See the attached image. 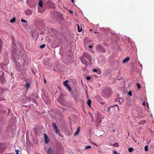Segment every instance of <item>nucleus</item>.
<instances>
[{"instance_id": "obj_36", "label": "nucleus", "mask_w": 154, "mask_h": 154, "mask_svg": "<svg viewBox=\"0 0 154 154\" xmlns=\"http://www.w3.org/2000/svg\"><path fill=\"white\" fill-rule=\"evenodd\" d=\"M4 100V98H0V101H3V100Z\"/></svg>"}, {"instance_id": "obj_31", "label": "nucleus", "mask_w": 154, "mask_h": 154, "mask_svg": "<svg viewBox=\"0 0 154 154\" xmlns=\"http://www.w3.org/2000/svg\"><path fill=\"white\" fill-rule=\"evenodd\" d=\"M112 107H113V106H111L109 108H108L107 109V112H109L110 110V108Z\"/></svg>"}, {"instance_id": "obj_38", "label": "nucleus", "mask_w": 154, "mask_h": 154, "mask_svg": "<svg viewBox=\"0 0 154 154\" xmlns=\"http://www.w3.org/2000/svg\"><path fill=\"white\" fill-rule=\"evenodd\" d=\"M109 96H108L107 95H104V97H109Z\"/></svg>"}, {"instance_id": "obj_33", "label": "nucleus", "mask_w": 154, "mask_h": 154, "mask_svg": "<svg viewBox=\"0 0 154 154\" xmlns=\"http://www.w3.org/2000/svg\"><path fill=\"white\" fill-rule=\"evenodd\" d=\"M146 106L147 107V108L148 109L149 107V104L148 103H146Z\"/></svg>"}, {"instance_id": "obj_14", "label": "nucleus", "mask_w": 154, "mask_h": 154, "mask_svg": "<svg viewBox=\"0 0 154 154\" xmlns=\"http://www.w3.org/2000/svg\"><path fill=\"white\" fill-rule=\"evenodd\" d=\"M68 81L67 80H66L63 82L64 85L66 87H67L69 85L68 83Z\"/></svg>"}, {"instance_id": "obj_24", "label": "nucleus", "mask_w": 154, "mask_h": 154, "mask_svg": "<svg viewBox=\"0 0 154 154\" xmlns=\"http://www.w3.org/2000/svg\"><path fill=\"white\" fill-rule=\"evenodd\" d=\"M137 86L138 89H140L141 88V86L139 84L137 83Z\"/></svg>"}, {"instance_id": "obj_19", "label": "nucleus", "mask_w": 154, "mask_h": 154, "mask_svg": "<svg viewBox=\"0 0 154 154\" xmlns=\"http://www.w3.org/2000/svg\"><path fill=\"white\" fill-rule=\"evenodd\" d=\"M148 150V146H146L144 147V150L145 151H147Z\"/></svg>"}, {"instance_id": "obj_41", "label": "nucleus", "mask_w": 154, "mask_h": 154, "mask_svg": "<svg viewBox=\"0 0 154 154\" xmlns=\"http://www.w3.org/2000/svg\"><path fill=\"white\" fill-rule=\"evenodd\" d=\"M44 82H45V83L46 84V81L45 80V79H44Z\"/></svg>"}, {"instance_id": "obj_30", "label": "nucleus", "mask_w": 154, "mask_h": 154, "mask_svg": "<svg viewBox=\"0 0 154 154\" xmlns=\"http://www.w3.org/2000/svg\"><path fill=\"white\" fill-rule=\"evenodd\" d=\"M113 153L114 154H118L117 152L115 150H113Z\"/></svg>"}, {"instance_id": "obj_17", "label": "nucleus", "mask_w": 154, "mask_h": 154, "mask_svg": "<svg viewBox=\"0 0 154 154\" xmlns=\"http://www.w3.org/2000/svg\"><path fill=\"white\" fill-rule=\"evenodd\" d=\"M128 151L130 152H131L134 150V149L132 147L129 148L128 149Z\"/></svg>"}, {"instance_id": "obj_27", "label": "nucleus", "mask_w": 154, "mask_h": 154, "mask_svg": "<svg viewBox=\"0 0 154 154\" xmlns=\"http://www.w3.org/2000/svg\"><path fill=\"white\" fill-rule=\"evenodd\" d=\"M66 87L68 88V89L69 90H70V91L71 90V88L70 86H69V85H68V86H67V87Z\"/></svg>"}, {"instance_id": "obj_39", "label": "nucleus", "mask_w": 154, "mask_h": 154, "mask_svg": "<svg viewBox=\"0 0 154 154\" xmlns=\"http://www.w3.org/2000/svg\"><path fill=\"white\" fill-rule=\"evenodd\" d=\"M143 105L144 106L145 105V102H143Z\"/></svg>"}, {"instance_id": "obj_10", "label": "nucleus", "mask_w": 154, "mask_h": 154, "mask_svg": "<svg viewBox=\"0 0 154 154\" xmlns=\"http://www.w3.org/2000/svg\"><path fill=\"white\" fill-rule=\"evenodd\" d=\"M48 154H52V150L50 147H49L47 151Z\"/></svg>"}, {"instance_id": "obj_35", "label": "nucleus", "mask_w": 154, "mask_h": 154, "mask_svg": "<svg viewBox=\"0 0 154 154\" xmlns=\"http://www.w3.org/2000/svg\"><path fill=\"white\" fill-rule=\"evenodd\" d=\"M69 12L70 13H71V14H73V12L72 11L69 10Z\"/></svg>"}, {"instance_id": "obj_3", "label": "nucleus", "mask_w": 154, "mask_h": 154, "mask_svg": "<svg viewBox=\"0 0 154 154\" xmlns=\"http://www.w3.org/2000/svg\"><path fill=\"white\" fill-rule=\"evenodd\" d=\"M52 126L54 129L55 130V133L56 134H57L58 133V131H59V130L57 127V126L55 123L54 122H53L52 123Z\"/></svg>"}, {"instance_id": "obj_7", "label": "nucleus", "mask_w": 154, "mask_h": 154, "mask_svg": "<svg viewBox=\"0 0 154 154\" xmlns=\"http://www.w3.org/2000/svg\"><path fill=\"white\" fill-rule=\"evenodd\" d=\"M26 88L27 89H28L30 87V85L29 83L26 81V84L25 85Z\"/></svg>"}, {"instance_id": "obj_40", "label": "nucleus", "mask_w": 154, "mask_h": 154, "mask_svg": "<svg viewBox=\"0 0 154 154\" xmlns=\"http://www.w3.org/2000/svg\"><path fill=\"white\" fill-rule=\"evenodd\" d=\"M71 2H73V3H74V0H71Z\"/></svg>"}, {"instance_id": "obj_34", "label": "nucleus", "mask_w": 154, "mask_h": 154, "mask_svg": "<svg viewBox=\"0 0 154 154\" xmlns=\"http://www.w3.org/2000/svg\"><path fill=\"white\" fill-rule=\"evenodd\" d=\"M93 47V46L92 45H89V47L90 48H92Z\"/></svg>"}, {"instance_id": "obj_28", "label": "nucleus", "mask_w": 154, "mask_h": 154, "mask_svg": "<svg viewBox=\"0 0 154 154\" xmlns=\"http://www.w3.org/2000/svg\"><path fill=\"white\" fill-rule=\"evenodd\" d=\"M117 106V107H118V110H119V106H118V105L117 104H116V105H114L113 106V107H115V106Z\"/></svg>"}, {"instance_id": "obj_21", "label": "nucleus", "mask_w": 154, "mask_h": 154, "mask_svg": "<svg viewBox=\"0 0 154 154\" xmlns=\"http://www.w3.org/2000/svg\"><path fill=\"white\" fill-rule=\"evenodd\" d=\"M91 146H85V148L87 149L91 148Z\"/></svg>"}, {"instance_id": "obj_8", "label": "nucleus", "mask_w": 154, "mask_h": 154, "mask_svg": "<svg viewBox=\"0 0 154 154\" xmlns=\"http://www.w3.org/2000/svg\"><path fill=\"white\" fill-rule=\"evenodd\" d=\"M129 60V58L128 57H127L125 59H124L122 62L123 63L128 62Z\"/></svg>"}, {"instance_id": "obj_25", "label": "nucleus", "mask_w": 154, "mask_h": 154, "mask_svg": "<svg viewBox=\"0 0 154 154\" xmlns=\"http://www.w3.org/2000/svg\"><path fill=\"white\" fill-rule=\"evenodd\" d=\"M86 78L88 80H89L91 79V77L90 76H87Z\"/></svg>"}, {"instance_id": "obj_18", "label": "nucleus", "mask_w": 154, "mask_h": 154, "mask_svg": "<svg viewBox=\"0 0 154 154\" xmlns=\"http://www.w3.org/2000/svg\"><path fill=\"white\" fill-rule=\"evenodd\" d=\"M46 45L45 44H42L40 46V48L41 49L43 48Z\"/></svg>"}, {"instance_id": "obj_13", "label": "nucleus", "mask_w": 154, "mask_h": 154, "mask_svg": "<svg viewBox=\"0 0 154 154\" xmlns=\"http://www.w3.org/2000/svg\"><path fill=\"white\" fill-rule=\"evenodd\" d=\"M39 6L42 7L43 6V3L42 1L40 0L38 3Z\"/></svg>"}, {"instance_id": "obj_6", "label": "nucleus", "mask_w": 154, "mask_h": 154, "mask_svg": "<svg viewBox=\"0 0 154 154\" xmlns=\"http://www.w3.org/2000/svg\"><path fill=\"white\" fill-rule=\"evenodd\" d=\"M80 127H78L77 128V129L75 131V133L74 135L76 136L79 133V132L80 131Z\"/></svg>"}, {"instance_id": "obj_26", "label": "nucleus", "mask_w": 154, "mask_h": 154, "mask_svg": "<svg viewBox=\"0 0 154 154\" xmlns=\"http://www.w3.org/2000/svg\"><path fill=\"white\" fill-rule=\"evenodd\" d=\"M19 150H16L15 151L16 154H20L19 153Z\"/></svg>"}, {"instance_id": "obj_12", "label": "nucleus", "mask_w": 154, "mask_h": 154, "mask_svg": "<svg viewBox=\"0 0 154 154\" xmlns=\"http://www.w3.org/2000/svg\"><path fill=\"white\" fill-rule=\"evenodd\" d=\"M91 101L90 99L88 100V101H87V104L90 107L91 106Z\"/></svg>"}, {"instance_id": "obj_37", "label": "nucleus", "mask_w": 154, "mask_h": 154, "mask_svg": "<svg viewBox=\"0 0 154 154\" xmlns=\"http://www.w3.org/2000/svg\"><path fill=\"white\" fill-rule=\"evenodd\" d=\"M58 134H59V135L60 136H61V134H60V131H58Z\"/></svg>"}, {"instance_id": "obj_2", "label": "nucleus", "mask_w": 154, "mask_h": 154, "mask_svg": "<svg viewBox=\"0 0 154 154\" xmlns=\"http://www.w3.org/2000/svg\"><path fill=\"white\" fill-rule=\"evenodd\" d=\"M96 50L97 51L105 53L106 52L105 48L100 45H98L96 46Z\"/></svg>"}, {"instance_id": "obj_23", "label": "nucleus", "mask_w": 154, "mask_h": 154, "mask_svg": "<svg viewBox=\"0 0 154 154\" xmlns=\"http://www.w3.org/2000/svg\"><path fill=\"white\" fill-rule=\"evenodd\" d=\"M114 146H116V147H119V144H118V143H114Z\"/></svg>"}, {"instance_id": "obj_15", "label": "nucleus", "mask_w": 154, "mask_h": 154, "mask_svg": "<svg viewBox=\"0 0 154 154\" xmlns=\"http://www.w3.org/2000/svg\"><path fill=\"white\" fill-rule=\"evenodd\" d=\"M15 20H16L15 18V17H13V18H12L10 20V22L11 23H13L15 21Z\"/></svg>"}, {"instance_id": "obj_9", "label": "nucleus", "mask_w": 154, "mask_h": 154, "mask_svg": "<svg viewBox=\"0 0 154 154\" xmlns=\"http://www.w3.org/2000/svg\"><path fill=\"white\" fill-rule=\"evenodd\" d=\"M1 75H0V79L1 80H2L3 79V75L4 74V73L3 72H1Z\"/></svg>"}, {"instance_id": "obj_29", "label": "nucleus", "mask_w": 154, "mask_h": 154, "mask_svg": "<svg viewBox=\"0 0 154 154\" xmlns=\"http://www.w3.org/2000/svg\"><path fill=\"white\" fill-rule=\"evenodd\" d=\"M21 21L22 22L26 23L27 22L26 21L23 19H21Z\"/></svg>"}, {"instance_id": "obj_44", "label": "nucleus", "mask_w": 154, "mask_h": 154, "mask_svg": "<svg viewBox=\"0 0 154 154\" xmlns=\"http://www.w3.org/2000/svg\"><path fill=\"white\" fill-rule=\"evenodd\" d=\"M95 33H97V32H95Z\"/></svg>"}, {"instance_id": "obj_11", "label": "nucleus", "mask_w": 154, "mask_h": 154, "mask_svg": "<svg viewBox=\"0 0 154 154\" xmlns=\"http://www.w3.org/2000/svg\"><path fill=\"white\" fill-rule=\"evenodd\" d=\"M77 26H78V31L79 32H81L82 31V28L80 27L79 25L78 24H77Z\"/></svg>"}, {"instance_id": "obj_4", "label": "nucleus", "mask_w": 154, "mask_h": 154, "mask_svg": "<svg viewBox=\"0 0 154 154\" xmlns=\"http://www.w3.org/2000/svg\"><path fill=\"white\" fill-rule=\"evenodd\" d=\"M44 137L45 139V142L46 143H48L49 142V139L45 133L44 134Z\"/></svg>"}, {"instance_id": "obj_22", "label": "nucleus", "mask_w": 154, "mask_h": 154, "mask_svg": "<svg viewBox=\"0 0 154 154\" xmlns=\"http://www.w3.org/2000/svg\"><path fill=\"white\" fill-rule=\"evenodd\" d=\"M128 94L130 96H131L132 95V92L131 91H129Z\"/></svg>"}, {"instance_id": "obj_32", "label": "nucleus", "mask_w": 154, "mask_h": 154, "mask_svg": "<svg viewBox=\"0 0 154 154\" xmlns=\"http://www.w3.org/2000/svg\"><path fill=\"white\" fill-rule=\"evenodd\" d=\"M93 71L94 72H97V70L96 69H93Z\"/></svg>"}, {"instance_id": "obj_5", "label": "nucleus", "mask_w": 154, "mask_h": 154, "mask_svg": "<svg viewBox=\"0 0 154 154\" xmlns=\"http://www.w3.org/2000/svg\"><path fill=\"white\" fill-rule=\"evenodd\" d=\"M115 101H118L120 104H122L124 101V100L122 98L119 97L116 99Z\"/></svg>"}, {"instance_id": "obj_45", "label": "nucleus", "mask_w": 154, "mask_h": 154, "mask_svg": "<svg viewBox=\"0 0 154 154\" xmlns=\"http://www.w3.org/2000/svg\"><path fill=\"white\" fill-rule=\"evenodd\" d=\"M91 30H92V29H90V31H91Z\"/></svg>"}, {"instance_id": "obj_1", "label": "nucleus", "mask_w": 154, "mask_h": 154, "mask_svg": "<svg viewBox=\"0 0 154 154\" xmlns=\"http://www.w3.org/2000/svg\"><path fill=\"white\" fill-rule=\"evenodd\" d=\"M80 60L82 63L87 65L89 63L91 62V57L88 53L84 52Z\"/></svg>"}, {"instance_id": "obj_20", "label": "nucleus", "mask_w": 154, "mask_h": 154, "mask_svg": "<svg viewBox=\"0 0 154 154\" xmlns=\"http://www.w3.org/2000/svg\"><path fill=\"white\" fill-rule=\"evenodd\" d=\"M31 13V11H29V10H28V11H27L26 13V14L29 15Z\"/></svg>"}, {"instance_id": "obj_42", "label": "nucleus", "mask_w": 154, "mask_h": 154, "mask_svg": "<svg viewBox=\"0 0 154 154\" xmlns=\"http://www.w3.org/2000/svg\"><path fill=\"white\" fill-rule=\"evenodd\" d=\"M108 91H110V90H106V92H107Z\"/></svg>"}, {"instance_id": "obj_16", "label": "nucleus", "mask_w": 154, "mask_h": 154, "mask_svg": "<svg viewBox=\"0 0 154 154\" xmlns=\"http://www.w3.org/2000/svg\"><path fill=\"white\" fill-rule=\"evenodd\" d=\"M2 43L1 39H0V52H1L2 47Z\"/></svg>"}, {"instance_id": "obj_43", "label": "nucleus", "mask_w": 154, "mask_h": 154, "mask_svg": "<svg viewBox=\"0 0 154 154\" xmlns=\"http://www.w3.org/2000/svg\"><path fill=\"white\" fill-rule=\"evenodd\" d=\"M95 144V145H96V146L97 145V144H95H95Z\"/></svg>"}]
</instances>
